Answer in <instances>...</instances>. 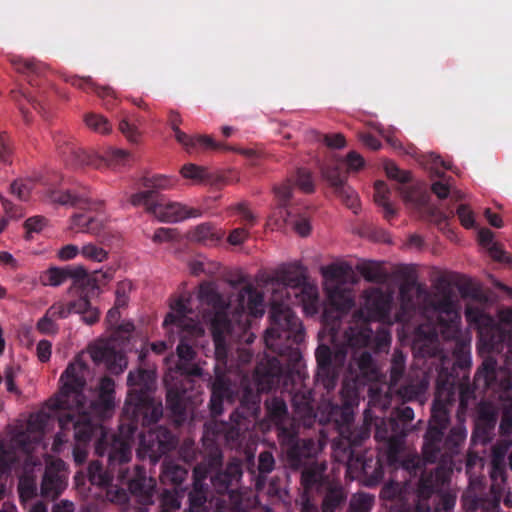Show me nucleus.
Segmentation results:
<instances>
[{"instance_id":"bf43d9fd","label":"nucleus","mask_w":512,"mask_h":512,"mask_svg":"<svg viewBox=\"0 0 512 512\" xmlns=\"http://www.w3.org/2000/svg\"><path fill=\"white\" fill-rule=\"evenodd\" d=\"M85 124L95 132L106 134L111 131L109 121L102 115L88 113L84 117Z\"/></svg>"},{"instance_id":"58836bf2","label":"nucleus","mask_w":512,"mask_h":512,"mask_svg":"<svg viewBox=\"0 0 512 512\" xmlns=\"http://www.w3.org/2000/svg\"><path fill=\"white\" fill-rule=\"evenodd\" d=\"M11 62L17 72L27 75L30 86L34 87L38 85L36 78L45 70V66L42 63L34 59L22 58L12 59Z\"/></svg>"},{"instance_id":"72a5a7b5","label":"nucleus","mask_w":512,"mask_h":512,"mask_svg":"<svg viewBox=\"0 0 512 512\" xmlns=\"http://www.w3.org/2000/svg\"><path fill=\"white\" fill-rule=\"evenodd\" d=\"M174 136L176 140L181 145H183L189 153H192L197 146L209 150H220L226 148L224 144L216 142L211 136L208 135L192 137L178 129L174 131Z\"/></svg>"},{"instance_id":"13d9d810","label":"nucleus","mask_w":512,"mask_h":512,"mask_svg":"<svg viewBox=\"0 0 512 512\" xmlns=\"http://www.w3.org/2000/svg\"><path fill=\"white\" fill-rule=\"evenodd\" d=\"M334 192L349 209H352L354 213H357V209L359 208V200L358 195L353 188L345 183L344 185L337 188Z\"/></svg>"},{"instance_id":"0eeeda50","label":"nucleus","mask_w":512,"mask_h":512,"mask_svg":"<svg viewBox=\"0 0 512 512\" xmlns=\"http://www.w3.org/2000/svg\"><path fill=\"white\" fill-rule=\"evenodd\" d=\"M129 462L130 460H127L125 464H117L114 479L104 485L107 487V499L122 509H128L130 497L135 498L141 505L153 504L156 480L146 475V469L143 466L135 465L131 471Z\"/></svg>"},{"instance_id":"f3484780","label":"nucleus","mask_w":512,"mask_h":512,"mask_svg":"<svg viewBox=\"0 0 512 512\" xmlns=\"http://www.w3.org/2000/svg\"><path fill=\"white\" fill-rule=\"evenodd\" d=\"M293 185L290 180L275 187V195L280 203L279 214L284 223L293 225L295 231L302 237L310 234L311 225L308 216L300 214L298 208H291L288 203L291 199Z\"/></svg>"},{"instance_id":"bb28decb","label":"nucleus","mask_w":512,"mask_h":512,"mask_svg":"<svg viewBox=\"0 0 512 512\" xmlns=\"http://www.w3.org/2000/svg\"><path fill=\"white\" fill-rule=\"evenodd\" d=\"M208 469L203 465H196L193 470V489L188 494L189 512H209L206 507L207 488L203 481L208 477Z\"/></svg>"},{"instance_id":"4468645a","label":"nucleus","mask_w":512,"mask_h":512,"mask_svg":"<svg viewBox=\"0 0 512 512\" xmlns=\"http://www.w3.org/2000/svg\"><path fill=\"white\" fill-rule=\"evenodd\" d=\"M139 454L156 463L159 459L174 450L178 444L177 436L166 426H158L147 433L139 434Z\"/></svg>"},{"instance_id":"6e6d98bb","label":"nucleus","mask_w":512,"mask_h":512,"mask_svg":"<svg viewBox=\"0 0 512 512\" xmlns=\"http://www.w3.org/2000/svg\"><path fill=\"white\" fill-rule=\"evenodd\" d=\"M275 464L274 457L269 451L261 452L258 455V492L265 485V479L261 473H269L273 470Z\"/></svg>"},{"instance_id":"7c9ffc66","label":"nucleus","mask_w":512,"mask_h":512,"mask_svg":"<svg viewBox=\"0 0 512 512\" xmlns=\"http://www.w3.org/2000/svg\"><path fill=\"white\" fill-rule=\"evenodd\" d=\"M320 493H323L322 512H336L342 508L347 500V493L343 486L334 481H330Z\"/></svg>"},{"instance_id":"8fccbe9b","label":"nucleus","mask_w":512,"mask_h":512,"mask_svg":"<svg viewBox=\"0 0 512 512\" xmlns=\"http://www.w3.org/2000/svg\"><path fill=\"white\" fill-rule=\"evenodd\" d=\"M18 493L22 503L37 496V482L32 475H23L19 478Z\"/></svg>"},{"instance_id":"e2e57ef3","label":"nucleus","mask_w":512,"mask_h":512,"mask_svg":"<svg viewBox=\"0 0 512 512\" xmlns=\"http://www.w3.org/2000/svg\"><path fill=\"white\" fill-rule=\"evenodd\" d=\"M483 467V461L480 456L476 453H468L465 458V471L470 479V483H473V477H477V469Z\"/></svg>"},{"instance_id":"aec40b11","label":"nucleus","mask_w":512,"mask_h":512,"mask_svg":"<svg viewBox=\"0 0 512 512\" xmlns=\"http://www.w3.org/2000/svg\"><path fill=\"white\" fill-rule=\"evenodd\" d=\"M424 293V288L417 283L416 275L403 272V281L399 287L400 310L396 314V321L407 322L417 308V298Z\"/></svg>"},{"instance_id":"a18cd8bd","label":"nucleus","mask_w":512,"mask_h":512,"mask_svg":"<svg viewBox=\"0 0 512 512\" xmlns=\"http://www.w3.org/2000/svg\"><path fill=\"white\" fill-rule=\"evenodd\" d=\"M11 94L13 100L18 103L19 109L26 121H28V110L22 104V100H25L26 102L31 104V106L39 112H41L44 109L41 100L37 99L38 95L34 94L29 90H12ZM39 97L41 96L39 95Z\"/></svg>"},{"instance_id":"1a4fd4ad","label":"nucleus","mask_w":512,"mask_h":512,"mask_svg":"<svg viewBox=\"0 0 512 512\" xmlns=\"http://www.w3.org/2000/svg\"><path fill=\"white\" fill-rule=\"evenodd\" d=\"M498 316L499 322L473 303L467 304L465 308L467 322L478 331L481 346L489 353H501L511 339L510 331L504 326L512 328V308L500 310Z\"/></svg>"},{"instance_id":"09e8293b","label":"nucleus","mask_w":512,"mask_h":512,"mask_svg":"<svg viewBox=\"0 0 512 512\" xmlns=\"http://www.w3.org/2000/svg\"><path fill=\"white\" fill-rule=\"evenodd\" d=\"M391 419H394L396 424L404 430V436L406 437L408 432L411 430V422L414 419V411L409 406H400L393 409L390 415Z\"/></svg>"},{"instance_id":"49530a36","label":"nucleus","mask_w":512,"mask_h":512,"mask_svg":"<svg viewBox=\"0 0 512 512\" xmlns=\"http://www.w3.org/2000/svg\"><path fill=\"white\" fill-rule=\"evenodd\" d=\"M178 179L162 174H156L152 177L143 178V186L149 190H154L156 194L161 190H169L176 186Z\"/></svg>"},{"instance_id":"de8ad7c7","label":"nucleus","mask_w":512,"mask_h":512,"mask_svg":"<svg viewBox=\"0 0 512 512\" xmlns=\"http://www.w3.org/2000/svg\"><path fill=\"white\" fill-rule=\"evenodd\" d=\"M180 173L183 178L190 179L195 183H209L212 181V174L208 169L196 164H185L181 168Z\"/></svg>"},{"instance_id":"4c0bfd02","label":"nucleus","mask_w":512,"mask_h":512,"mask_svg":"<svg viewBox=\"0 0 512 512\" xmlns=\"http://www.w3.org/2000/svg\"><path fill=\"white\" fill-rule=\"evenodd\" d=\"M356 270L363 278L371 283H384L388 278V273L383 268L382 263L366 260L356 265Z\"/></svg>"},{"instance_id":"6e6552de","label":"nucleus","mask_w":512,"mask_h":512,"mask_svg":"<svg viewBox=\"0 0 512 512\" xmlns=\"http://www.w3.org/2000/svg\"><path fill=\"white\" fill-rule=\"evenodd\" d=\"M372 419L364 415L361 427L348 435V446L342 449L347 461V469L362 474L368 485L378 484L384 475L382 461L371 449L365 448V442L370 438Z\"/></svg>"},{"instance_id":"412c9836","label":"nucleus","mask_w":512,"mask_h":512,"mask_svg":"<svg viewBox=\"0 0 512 512\" xmlns=\"http://www.w3.org/2000/svg\"><path fill=\"white\" fill-rule=\"evenodd\" d=\"M152 214L161 222L174 223L187 218L199 217L201 212L195 208H188L179 202L169 201L159 194Z\"/></svg>"},{"instance_id":"a211bd4d","label":"nucleus","mask_w":512,"mask_h":512,"mask_svg":"<svg viewBox=\"0 0 512 512\" xmlns=\"http://www.w3.org/2000/svg\"><path fill=\"white\" fill-rule=\"evenodd\" d=\"M498 420V412L494 405L487 401H481L476 407V417L471 440L474 444L485 446L495 437V428Z\"/></svg>"},{"instance_id":"b1692460","label":"nucleus","mask_w":512,"mask_h":512,"mask_svg":"<svg viewBox=\"0 0 512 512\" xmlns=\"http://www.w3.org/2000/svg\"><path fill=\"white\" fill-rule=\"evenodd\" d=\"M55 143L62 155H69L77 166H89L100 169L105 165V160L82 148H77L66 135H57Z\"/></svg>"},{"instance_id":"f8f14e48","label":"nucleus","mask_w":512,"mask_h":512,"mask_svg":"<svg viewBox=\"0 0 512 512\" xmlns=\"http://www.w3.org/2000/svg\"><path fill=\"white\" fill-rule=\"evenodd\" d=\"M250 395L251 390L247 389L240 406L230 415V423L220 425V432L231 446L241 445L249 431L252 438L256 428V401L252 400L250 403L246 401Z\"/></svg>"},{"instance_id":"f257e3e1","label":"nucleus","mask_w":512,"mask_h":512,"mask_svg":"<svg viewBox=\"0 0 512 512\" xmlns=\"http://www.w3.org/2000/svg\"><path fill=\"white\" fill-rule=\"evenodd\" d=\"M88 367L80 359L69 363L60 376L62 386L49 407L59 411L58 422L62 433L73 430L75 446L73 458L82 465L88 456L87 444L95 439V454L107 456V466L99 460L88 465V478L92 485L104 487L114 479L117 464H125L132 458V442L139 427L156 424L163 416L162 402L151 396L155 385L152 370L138 368L127 376L129 391L123 407L119 426L120 435H111L105 427L92 421L90 415L82 412L86 398L83 393L86 385L85 372Z\"/></svg>"},{"instance_id":"5fc2aeb1","label":"nucleus","mask_w":512,"mask_h":512,"mask_svg":"<svg viewBox=\"0 0 512 512\" xmlns=\"http://www.w3.org/2000/svg\"><path fill=\"white\" fill-rule=\"evenodd\" d=\"M159 194H156L154 190L146 188L145 191L135 193L131 196L130 202L133 206L143 205L149 213H153V207L156 204Z\"/></svg>"},{"instance_id":"2f4dec72","label":"nucleus","mask_w":512,"mask_h":512,"mask_svg":"<svg viewBox=\"0 0 512 512\" xmlns=\"http://www.w3.org/2000/svg\"><path fill=\"white\" fill-rule=\"evenodd\" d=\"M93 407L100 413H109L115 407V382L105 376L101 378L98 386V396L93 402Z\"/></svg>"},{"instance_id":"6ab92c4d","label":"nucleus","mask_w":512,"mask_h":512,"mask_svg":"<svg viewBox=\"0 0 512 512\" xmlns=\"http://www.w3.org/2000/svg\"><path fill=\"white\" fill-rule=\"evenodd\" d=\"M278 439L286 451L288 463L292 468L299 469L307 464L312 453L313 442L300 439L298 427L289 431L285 430Z\"/></svg>"},{"instance_id":"c9c22d12","label":"nucleus","mask_w":512,"mask_h":512,"mask_svg":"<svg viewBox=\"0 0 512 512\" xmlns=\"http://www.w3.org/2000/svg\"><path fill=\"white\" fill-rule=\"evenodd\" d=\"M321 173L334 191L346 183L347 171L344 169L343 160H335L324 164L321 167Z\"/></svg>"},{"instance_id":"4d7b16f0","label":"nucleus","mask_w":512,"mask_h":512,"mask_svg":"<svg viewBox=\"0 0 512 512\" xmlns=\"http://www.w3.org/2000/svg\"><path fill=\"white\" fill-rule=\"evenodd\" d=\"M34 185L35 183L32 179H17L11 183L10 190L19 200L27 201L30 198Z\"/></svg>"},{"instance_id":"ddd939ff","label":"nucleus","mask_w":512,"mask_h":512,"mask_svg":"<svg viewBox=\"0 0 512 512\" xmlns=\"http://www.w3.org/2000/svg\"><path fill=\"white\" fill-rule=\"evenodd\" d=\"M223 455L220 449L214 448L210 451L201 463L208 469V476L210 477L213 488L218 494H225L233 492V486L238 483L242 476V466L237 460H234L221 469Z\"/></svg>"},{"instance_id":"c85d7f7f","label":"nucleus","mask_w":512,"mask_h":512,"mask_svg":"<svg viewBox=\"0 0 512 512\" xmlns=\"http://www.w3.org/2000/svg\"><path fill=\"white\" fill-rule=\"evenodd\" d=\"M501 489L499 486L492 484L489 494L485 496L470 497L469 493L463 496L464 505L467 510L481 512H498L501 501Z\"/></svg>"},{"instance_id":"37998d69","label":"nucleus","mask_w":512,"mask_h":512,"mask_svg":"<svg viewBox=\"0 0 512 512\" xmlns=\"http://www.w3.org/2000/svg\"><path fill=\"white\" fill-rule=\"evenodd\" d=\"M399 193L403 201L413 207H424L428 203L429 195L427 191L419 187L402 186L399 187Z\"/></svg>"},{"instance_id":"338daca9","label":"nucleus","mask_w":512,"mask_h":512,"mask_svg":"<svg viewBox=\"0 0 512 512\" xmlns=\"http://www.w3.org/2000/svg\"><path fill=\"white\" fill-rule=\"evenodd\" d=\"M500 435L512 444V410H505L499 425Z\"/></svg>"},{"instance_id":"603ef678","label":"nucleus","mask_w":512,"mask_h":512,"mask_svg":"<svg viewBox=\"0 0 512 512\" xmlns=\"http://www.w3.org/2000/svg\"><path fill=\"white\" fill-rule=\"evenodd\" d=\"M375 502L373 495L368 493H356L352 495L347 512H370Z\"/></svg>"},{"instance_id":"0e129e2a","label":"nucleus","mask_w":512,"mask_h":512,"mask_svg":"<svg viewBox=\"0 0 512 512\" xmlns=\"http://www.w3.org/2000/svg\"><path fill=\"white\" fill-rule=\"evenodd\" d=\"M81 254L86 259L95 261V262H102L107 259L108 253L103 248L98 247L94 244H86L81 249Z\"/></svg>"},{"instance_id":"f03ea898","label":"nucleus","mask_w":512,"mask_h":512,"mask_svg":"<svg viewBox=\"0 0 512 512\" xmlns=\"http://www.w3.org/2000/svg\"><path fill=\"white\" fill-rule=\"evenodd\" d=\"M271 291L269 299L270 327L263 341L275 356L265 354L258 361V394L280 389L291 398L294 413L305 425L315 418V399L311 388L304 384L305 375L300 366L302 353L299 345L304 342L305 331L301 320L292 310L293 305H302L307 314L318 310V289L307 282L298 267L277 270L267 282Z\"/></svg>"},{"instance_id":"393cba45","label":"nucleus","mask_w":512,"mask_h":512,"mask_svg":"<svg viewBox=\"0 0 512 512\" xmlns=\"http://www.w3.org/2000/svg\"><path fill=\"white\" fill-rule=\"evenodd\" d=\"M68 279L73 281L74 285H84L88 281V274L81 265H67L65 267H51L42 276L44 285L60 286Z\"/></svg>"},{"instance_id":"20e7f679","label":"nucleus","mask_w":512,"mask_h":512,"mask_svg":"<svg viewBox=\"0 0 512 512\" xmlns=\"http://www.w3.org/2000/svg\"><path fill=\"white\" fill-rule=\"evenodd\" d=\"M170 308L171 312L166 315L163 326H175L182 335L176 349L179 357L176 376L167 384L166 407L179 427L185 423L189 412L202 401L203 372L200 366L192 363L196 352L187 337L201 336L204 330L201 323L192 317L194 312L190 297L180 296L170 304Z\"/></svg>"},{"instance_id":"69168bd1","label":"nucleus","mask_w":512,"mask_h":512,"mask_svg":"<svg viewBox=\"0 0 512 512\" xmlns=\"http://www.w3.org/2000/svg\"><path fill=\"white\" fill-rule=\"evenodd\" d=\"M15 461V453L0 442V476L9 473Z\"/></svg>"},{"instance_id":"dca6fc26","label":"nucleus","mask_w":512,"mask_h":512,"mask_svg":"<svg viewBox=\"0 0 512 512\" xmlns=\"http://www.w3.org/2000/svg\"><path fill=\"white\" fill-rule=\"evenodd\" d=\"M450 472V460H444L443 464H437L434 470H424L422 472L417 487L418 500L413 512H435V510L430 508L426 498L449 479Z\"/></svg>"},{"instance_id":"c756f323","label":"nucleus","mask_w":512,"mask_h":512,"mask_svg":"<svg viewBox=\"0 0 512 512\" xmlns=\"http://www.w3.org/2000/svg\"><path fill=\"white\" fill-rule=\"evenodd\" d=\"M303 467L301 485L306 492L316 491L319 493L331 481L329 476L325 474V465L312 463Z\"/></svg>"},{"instance_id":"052dcab7","label":"nucleus","mask_w":512,"mask_h":512,"mask_svg":"<svg viewBox=\"0 0 512 512\" xmlns=\"http://www.w3.org/2000/svg\"><path fill=\"white\" fill-rule=\"evenodd\" d=\"M295 184L304 193L314 192L315 185L312 178V174L305 168H299L296 172Z\"/></svg>"},{"instance_id":"4be33fe9","label":"nucleus","mask_w":512,"mask_h":512,"mask_svg":"<svg viewBox=\"0 0 512 512\" xmlns=\"http://www.w3.org/2000/svg\"><path fill=\"white\" fill-rule=\"evenodd\" d=\"M392 301V295L381 288L373 287L364 293V306L372 320L389 321Z\"/></svg>"},{"instance_id":"c03bdc74","label":"nucleus","mask_w":512,"mask_h":512,"mask_svg":"<svg viewBox=\"0 0 512 512\" xmlns=\"http://www.w3.org/2000/svg\"><path fill=\"white\" fill-rule=\"evenodd\" d=\"M405 363L406 355L401 350L396 349L391 359L389 389H394L395 386H398L405 373Z\"/></svg>"},{"instance_id":"2eb2a0df","label":"nucleus","mask_w":512,"mask_h":512,"mask_svg":"<svg viewBox=\"0 0 512 512\" xmlns=\"http://www.w3.org/2000/svg\"><path fill=\"white\" fill-rule=\"evenodd\" d=\"M394 419L380 418L375 422L374 438L377 442H382L386 448L385 460L387 464H396L399 460V452L404 443V430L399 428Z\"/></svg>"},{"instance_id":"680f3d73","label":"nucleus","mask_w":512,"mask_h":512,"mask_svg":"<svg viewBox=\"0 0 512 512\" xmlns=\"http://www.w3.org/2000/svg\"><path fill=\"white\" fill-rule=\"evenodd\" d=\"M385 172L388 178L393 179L401 184L409 183L412 179L411 173L401 170L394 163L389 162L385 165Z\"/></svg>"},{"instance_id":"9b49d317","label":"nucleus","mask_w":512,"mask_h":512,"mask_svg":"<svg viewBox=\"0 0 512 512\" xmlns=\"http://www.w3.org/2000/svg\"><path fill=\"white\" fill-rule=\"evenodd\" d=\"M348 267L338 264H330L321 268L323 277L328 281L325 290L329 301V306L325 308L323 317L328 320L334 318L339 320L347 314L354 306V299L351 290L343 287L339 281L345 278L348 273Z\"/></svg>"},{"instance_id":"774afa93","label":"nucleus","mask_w":512,"mask_h":512,"mask_svg":"<svg viewBox=\"0 0 512 512\" xmlns=\"http://www.w3.org/2000/svg\"><path fill=\"white\" fill-rule=\"evenodd\" d=\"M37 330L41 334L45 335L57 333L58 325L56 324L55 319L52 316H48V311H46L45 315L38 320Z\"/></svg>"},{"instance_id":"39448f33","label":"nucleus","mask_w":512,"mask_h":512,"mask_svg":"<svg viewBox=\"0 0 512 512\" xmlns=\"http://www.w3.org/2000/svg\"><path fill=\"white\" fill-rule=\"evenodd\" d=\"M373 339V331L368 324L349 326L344 332L343 345L332 350L326 344H319L315 351L317 371L315 374L316 386H322L327 392L333 390L337 384L339 374L344 367L348 350H353L348 363L347 378L353 380L355 385L376 380L378 371L372 354L365 349Z\"/></svg>"},{"instance_id":"ea45409f","label":"nucleus","mask_w":512,"mask_h":512,"mask_svg":"<svg viewBox=\"0 0 512 512\" xmlns=\"http://www.w3.org/2000/svg\"><path fill=\"white\" fill-rule=\"evenodd\" d=\"M64 80L71 84L72 86L81 89L83 91H93L95 92L99 97L106 98V97H113L114 91L111 87L103 86L99 87L97 86L91 77H79L77 75H71L66 76Z\"/></svg>"},{"instance_id":"473e14b6","label":"nucleus","mask_w":512,"mask_h":512,"mask_svg":"<svg viewBox=\"0 0 512 512\" xmlns=\"http://www.w3.org/2000/svg\"><path fill=\"white\" fill-rule=\"evenodd\" d=\"M497 360L491 356L486 357L474 376V386L488 390L497 385Z\"/></svg>"},{"instance_id":"f704fd0d","label":"nucleus","mask_w":512,"mask_h":512,"mask_svg":"<svg viewBox=\"0 0 512 512\" xmlns=\"http://www.w3.org/2000/svg\"><path fill=\"white\" fill-rule=\"evenodd\" d=\"M64 489L61 475L52 467H47L41 482L40 492L44 498L56 499Z\"/></svg>"},{"instance_id":"9d476101","label":"nucleus","mask_w":512,"mask_h":512,"mask_svg":"<svg viewBox=\"0 0 512 512\" xmlns=\"http://www.w3.org/2000/svg\"><path fill=\"white\" fill-rule=\"evenodd\" d=\"M134 330L132 322H124L118 325L106 342H100L90 347V356L96 364L104 363L107 370L114 375L121 374L127 367L128 361L125 354L117 350L115 345H123L129 341Z\"/></svg>"},{"instance_id":"79ce46f5","label":"nucleus","mask_w":512,"mask_h":512,"mask_svg":"<svg viewBox=\"0 0 512 512\" xmlns=\"http://www.w3.org/2000/svg\"><path fill=\"white\" fill-rule=\"evenodd\" d=\"M190 238L193 241L205 245H215L220 240L221 236L213 225L210 223H202L190 232Z\"/></svg>"},{"instance_id":"a878e982","label":"nucleus","mask_w":512,"mask_h":512,"mask_svg":"<svg viewBox=\"0 0 512 512\" xmlns=\"http://www.w3.org/2000/svg\"><path fill=\"white\" fill-rule=\"evenodd\" d=\"M330 418L335 421L340 430L341 440L335 445L339 449L348 446V435L350 432L356 431L361 427H352L354 420L353 403L345 400L341 406H333L330 412Z\"/></svg>"},{"instance_id":"864d4df0","label":"nucleus","mask_w":512,"mask_h":512,"mask_svg":"<svg viewBox=\"0 0 512 512\" xmlns=\"http://www.w3.org/2000/svg\"><path fill=\"white\" fill-rule=\"evenodd\" d=\"M432 306L439 314H445L450 318H456L457 312L455 310V303L449 292L443 293L442 296L433 301Z\"/></svg>"},{"instance_id":"3c124183","label":"nucleus","mask_w":512,"mask_h":512,"mask_svg":"<svg viewBox=\"0 0 512 512\" xmlns=\"http://www.w3.org/2000/svg\"><path fill=\"white\" fill-rule=\"evenodd\" d=\"M187 470L174 463H165L162 470L163 482H170L176 486L180 485L187 477Z\"/></svg>"},{"instance_id":"a19ab883","label":"nucleus","mask_w":512,"mask_h":512,"mask_svg":"<svg viewBox=\"0 0 512 512\" xmlns=\"http://www.w3.org/2000/svg\"><path fill=\"white\" fill-rule=\"evenodd\" d=\"M390 189L384 181L378 180L374 184V200L377 205L383 208L384 218L390 221L396 214L389 201Z\"/></svg>"},{"instance_id":"423d86ee","label":"nucleus","mask_w":512,"mask_h":512,"mask_svg":"<svg viewBox=\"0 0 512 512\" xmlns=\"http://www.w3.org/2000/svg\"><path fill=\"white\" fill-rule=\"evenodd\" d=\"M228 281L232 288L237 290L236 295H232L228 300L209 282L202 283L198 292L199 301L214 311L211 324L217 354L224 349L223 334L231 327L230 313L238 318L247 314V322L256 318V287L249 281L248 276L238 272Z\"/></svg>"},{"instance_id":"e433bc0d","label":"nucleus","mask_w":512,"mask_h":512,"mask_svg":"<svg viewBox=\"0 0 512 512\" xmlns=\"http://www.w3.org/2000/svg\"><path fill=\"white\" fill-rule=\"evenodd\" d=\"M47 197L52 203L60 205H70L80 208L89 205V198L85 194H76L69 190H51L47 193Z\"/></svg>"},{"instance_id":"7ed1b4c3","label":"nucleus","mask_w":512,"mask_h":512,"mask_svg":"<svg viewBox=\"0 0 512 512\" xmlns=\"http://www.w3.org/2000/svg\"><path fill=\"white\" fill-rule=\"evenodd\" d=\"M454 364L450 369L442 367L436 380L435 397L431 417L424 434L422 454L427 463L443 464L459 454L467 437V430L461 421L470 404L476 399L475 389L466 375L460 377Z\"/></svg>"},{"instance_id":"5701e85b","label":"nucleus","mask_w":512,"mask_h":512,"mask_svg":"<svg viewBox=\"0 0 512 512\" xmlns=\"http://www.w3.org/2000/svg\"><path fill=\"white\" fill-rule=\"evenodd\" d=\"M266 414L269 425L274 426L277 436H282L285 430H293L297 426L294 419L290 417L286 402L280 397H272L265 401Z\"/></svg>"},{"instance_id":"cd10ccee","label":"nucleus","mask_w":512,"mask_h":512,"mask_svg":"<svg viewBox=\"0 0 512 512\" xmlns=\"http://www.w3.org/2000/svg\"><path fill=\"white\" fill-rule=\"evenodd\" d=\"M453 466L451 467V472L449 473V478H451V474L454 469L460 470L461 467H458L457 463L461 462V452L459 454H455L452 457ZM450 479H448L443 485L436 488L429 496H427V501L430 505V508L435 510V512H452L456 503V496L449 492H441L443 488L448 485Z\"/></svg>"}]
</instances>
